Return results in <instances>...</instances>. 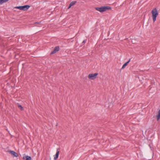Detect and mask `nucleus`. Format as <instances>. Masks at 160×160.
<instances>
[{
	"instance_id": "obj_1",
	"label": "nucleus",
	"mask_w": 160,
	"mask_h": 160,
	"mask_svg": "<svg viewBox=\"0 0 160 160\" xmlns=\"http://www.w3.org/2000/svg\"><path fill=\"white\" fill-rule=\"evenodd\" d=\"M95 9L97 10L102 12L111 9V8L109 6H104L101 7L96 8Z\"/></svg>"
},
{
	"instance_id": "obj_2",
	"label": "nucleus",
	"mask_w": 160,
	"mask_h": 160,
	"mask_svg": "<svg viewBox=\"0 0 160 160\" xmlns=\"http://www.w3.org/2000/svg\"><path fill=\"white\" fill-rule=\"evenodd\" d=\"M152 18L153 22H155L156 20V18L158 15V12L156 8H154L152 10L151 12Z\"/></svg>"
},
{
	"instance_id": "obj_3",
	"label": "nucleus",
	"mask_w": 160,
	"mask_h": 160,
	"mask_svg": "<svg viewBox=\"0 0 160 160\" xmlns=\"http://www.w3.org/2000/svg\"><path fill=\"white\" fill-rule=\"evenodd\" d=\"M98 74V73H96L94 74H90L88 75V78L90 79L93 80L96 78Z\"/></svg>"
},
{
	"instance_id": "obj_4",
	"label": "nucleus",
	"mask_w": 160,
	"mask_h": 160,
	"mask_svg": "<svg viewBox=\"0 0 160 160\" xmlns=\"http://www.w3.org/2000/svg\"><path fill=\"white\" fill-rule=\"evenodd\" d=\"M8 152L12 155L13 157H17L18 156V154L14 151L10 150Z\"/></svg>"
},
{
	"instance_id": "obj_5",
	"label": "nucleus",
	"mask_w": 160,
	"mask_h": 160,
	"mask_svg": "<svg viewBox=\"0 0 160 160\" xmlns=\"http://www.w3.org/2000/svg\"><path fill=\"white\" fill-rule=\"evenodd\" d=\"M59 50V46H57L54 48V50L53 51H52L51 52V54H53L58 51Z\"/></svg>"
},
{
	"instance_id": "obj_6",
	"label": "nucleus",
	"mask_w": 160,
	"mask_h": 160,
	"mask_svg": "<svg viewBox=\"0 0 160 160\" xmlns=\"http://www.w3.org/2000/svg\"><path fill=\"white\" fill-rule=\"evenodd\" d=\"M30 7V6L28 5H26L22 6V10L23 11L27 10Z\"/></svg>"
},
{
	"instance_id": "obj_7",
	"label": "nucleus",
	"mask_w": 160,
	"mask_h": 160,
	"mask_svg": "<svg viewBox=\"0 0 160 160\" xmlns=\"http://www.w3.org/2000/svg\"><path fill=\"white\" fill-rule=\"evenodd\" d=\"M23 159L25 160H32L31 157L28 155H25L23 157Z\"/></svg>"
},
{
	"instance_id": "obj_8",
	"label": "nucleus",
	"mask_w": 160,
	"mask_h": 160,
	"mask_svg": "<svg viewBox=\"0 0 160 160\" xmlns=\"http://www.w3.org/2000/svg\"><path fill=\"white\" fill-rule=\"evenodd\" d=\"M59 149H57V151L56 153L54 156V160H56L58 158V157L59 154V151H58V150Z\"/></svg>"
},
{
	"instance_id": "obj_9",
	"label": "nucleus",
	"mask_w": 160,
	"mask_h": 160,
	"mask_svg": "<svg viewBox=\"0 0 160 160\" xmlns=\"http://www.w3.org/2000/svg\"><path fill=\"white\" fill-rule=\"evenodd\" d=\"M77 2L76 1H72V2L70 3V4H69V6L68 7V8H70L72 6L74 5H75L76 3Z\"/></svg>"
},
{
	"instance_id": "obj_10",
	"label": "nucleus",
	"mask_w": 160,
	"mask_h": 160,
	"mask_svg": "<svg viewBox=\"0 0 160 160\" xmlns=\"http://www.w3.org/2000/svg\"><path fill=\"white\" fill-rule=\"evenodd\" d=\"M130 60H131V59H130L129 60L127 61V62H126V63H125L122 66V68L121 69H123L125 67L127 66L128 65V63H129V62H130Z\"/></svg>"
},
{
	"instance_id": "obj_11",
	"label": "nucleus",
	"mask_w": 160,
	"mask_h": 160,
	"mask_svg": "<svg viewBox=\"0 0 160 160\" xmlns=\"http://www.w3.org/2000/svg\"><path fill=\"white\" fill-rule=\"evenodd\" d=\"M157 120L158 121L160 118V109H159L158 111V114L156 116Z\"/></svg>"
},
{
	"instance_id": "obj_12",
	"label": "nucleus",
	"mask_w": 160,
	"mask_h": 160,
	"mask_svg": "<svg viewBox=\"0 0 160 160\" xmlns=\"http://www.w3.org/2000/svg\"><path fill=\"white\" fill-rule=\"evenodd\" d=\"M9 0H0V4H2L4 2H6Z\"/></svg>"
},
{
	"instance_id": "obj_13",
	"label": "nucleus",
	"mask_w": 160,
	"mask_h": 160,
	"mask_svg": "<svg viewBox=\"0 0 160 160\" xmlns=\"http://www.w3.org/2000/svg\"><path fill=\"white\" fill-rule=\"evenodd\" d=\"M18 107L20 108V110L21 111H23V108L22 106L20 105H18Z\"/></svg>"
},
{
	"instance_id": "obj_14",
	"label": "nucleus",
	"mask_w": 160,
	"mask_h": 160,
	"mask_svg": "<svg viewBox=\"0 0 160 160\" xmlns=\"http://www.w3.org/2000/svg\"><path fill=\"white\" fill-rule=\"evenodd\" d=\"M15 8L19 9L20 10H22V6H17Z\"/></svg>"
},
{
	"instance_id": "obj_15",
	"label": "nucleus",
	"mask_w": 160,
	"mask_h": 160,
	"mask_svg": "<svg viewBox=\"0 0 160 160\" xmlns=\"http://www.w3.org/2000/svg\"><path fill=\"white\" fill-rule=\"evenodd\" d=\"M87 40H85L82 42V43H85L86 42Z\"/></svg>"
},
{
	"instance_id": "obj_16",
	"label": "nucleus",
	"mask_w": 160,
	"mask_h": 160,
	"mask_svg": "<svg viewBox=\"0 0 160 160\" xmlns=\"http://www.w3.org/2000/svg\"><path fill=\"white\" fill-rule=\"evenodd\" d=\"M41 22H36L35 24H40V23H41Z\"/></svg>"
},
{
	"instance_id": "obj_17",
	"label": "nucleus",
	"mask_w": 160,
	"mask_h": 160,
	"mask_svg": "<svg viewBox=\"0 0 160 160\" xmlns=\"http://www.w3.org/2000/svg\"><path fill=\"white\" fill-rule=\"evenodd\" d=\"M36 26L38 27H41L42 25L41 24H40L39 25H36Z\"/></svg>"
}]
</instances>
